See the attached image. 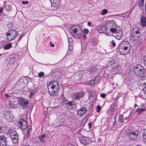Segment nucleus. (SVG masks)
<instances>
[{
	"mask_svg": "<svg viewBox=\"0 0 146 146\" xmlns=\"http://www.w3.org/2000/svg\"><path fill=\"white\" fill-rule=\"evenodd\" d=\"M97 108L98 109V110H100L101 109V107H100L99 105H98L97 107Z\"/></svg>",
	"mask_w": 146,
	"mask_h": 146,
	"instance_id": "nucleus-53",
	"label": "nucleus"
},
{
	"mask_svg": "<svg viewBox=\"0 0 146 146\" xmlns=\"http://www.w3.org/2000/svg\"><path fill=\"white\" fill-rule=\"evenodd\" d=\"M7 138L4 135L0 136V146H7Z\"/></svg>",
	"mask_w": 146,
	"mask_h": 146,
	"instance_id": "nucleus-17",
	"label": "nucleus"
},
{
	"mask_svg": "<svg viewBox=\"0 0 146 146\" xmlns=\"http://www.w3.org/2000/svg\"><path fill=\"white\" fill-rule=\"evenodd\" d=\"M101 78L100 76L97 75L95 76L94 78V80L95 81L98 82L101 79Z\"/></svg>",
	"mask_w": 146,
	"mask_h": 146,
	"instance_id": "nucleus-33",
	"label": "nucleus"
},
{
	"mask_svg": "<svg viewBox=\"0 0 146 146\" xmlns=\"http://www.w3.org/2000/svg\"><path fill=\"white\" fill-rule=\"evenodd\" d=\"M3 10V8L2 7L0 9V15H1L3 13L2 11Z\"/></svg>",
	"mask_w": 146,
	"mask_h": 146,
	"instance_id": "nucleus-45",
	"label": "nucleus"
},
{
	"mask_svg": "<svg viewBox=\"0 0 146 146\" xmlns=\"http://www.w3.org/2000/svg\"><path fill=\"white\" fill-rule=\"evenodd\" d=\"M88 117L87 115L84 116L83 117L82 121L84 122H86L88 120Z\"/></svg>",
	"mask_w": 146,
	"mask_h": 146,
	"instance_id": "nucleus-34",
	"label": "nucleus"
},
{
	"mask_svg": "<svg viewBox=\"0 0 146 146\" xmlns=\"http://www.w3.org/2000/svg\"><path fill=\"white\" fill-rule=\"evenodd\" d=\"M31 129H32L31 128H30L29 129V131L30 132L31 131Z\"/></svg>",
	"mask_w": 146,
	"mask_h": 146,
	"instance_id": "nucleus-62",
	"label": "nucleus"
},
{
	"mask_svg": "<svg viewBox=\"0 0 146 146\" xmlns=\"http://www.w3.org/2000/svg\"><path fill=\"white\" fill-rule=\"evenodd\" d=\"M142 135L143 138L146 139V129L144 130L143 133Z\"/></svg>",
	"mask_w": 146,
	"mask_h": 146,
	"instance_id": "nucleus-35",
	"label": "nucleus"
},
{
	"mask_svg": "<svg viewBox=\"0 0 146 146\" xmlns=\"http://www.w3.org/2000/svg\"><path fill=\"white\" fill-rule=\"evenodd\" d=\"M144 64L145 66H146V55L144 56L143 58Z\"/></svg>",
	"mask_w": 146,
	"mask_h": 146,
	"instance_id": "nucleus-40",
	"label": "nucleus"
},
{
	"mask_svg": "<svg viewBox=\"0 0 146 146\" xmlns=\"http://www.w3.org/2000/svg\"><path fill=\"white\" fill-rule=\"evenodd\" d=\"M66 107L69 110L75 108L76 106L75 102L74 101L68 102L66 104Z\"/></svg>",
	"mask_w": 146,
	"mask_h": 146,
	"instance_id": "nucleus-15",
	"label": "nucleus"
},
{
	"mask_svg": "<svg viewBox=\"0 0 146 146\" xmlns=\"http://www.w3.org/2000/svg\"><path fill=\"white\" fill-rule=\"evenodd\" d=\"M146 72L144 68H142L141 70L138 73V74L136 76L143 78L145 76Z\"/></svg>",
	"mask_w": 146,
	"mask_h": 146,
	"instance_id": "nucleus-23",
	"label": "nucleus"
},
{
	"mask_svg": "<svg viewBox=\"0 0 146 146\" xmlns=\"http://www.w3.org/2000/svg\"><path fill=\"white\" fill-rule=\"evenodd\" d=\"M106 96V94H100V96L101 97L104 98H105Z\"/></svg>",
	"mask_w": 146,
	"mask_h": 146,
	"instance_id": "nucleus-41",
	"label": "nucleus"
},
{
	"mask_svg": "<svg viewBox=\"0 0 146 146\" xmlns=\"http://www.w3.org/2000/svg\"><path fill=\"white\" fill-rule=\"evenodd\" d=\"M119 51L122 54H126L129 52V50L127 49V46H119Z\"/></svg>",
	"mask_w": 146,
	"mask_h": 146,
	"instance_id": "nucleus-16",
	"label": "nucleus"
},
{
	"mask_svg": "<svg viewBox=\"0 0 146 146\" xmlns=\"http://www.w3.org/2000/svg\"><path fill=\"white\" fill-rule=\"evenodd\" d=\"M142 68H143V67L140 65L139 64H136L133 67L134 72L136 75L138 74V72L141 70Z\"/></svg>",
	"mask_w": 146,
	"mask_h": 146,
	"instance_id": "nucleus-18",
	"label": "nucleus"
},
{
	"mask_svg": "<svg viewBox=\"0 0 146 146\" xmlns=\"http://www.w3.org/2000/svg\"><path fill=\"white\" fill-rule=\"evenodd\" d=\"M145 109L141 108L137 109L136 110L135 112L137 113L138 114H141L145 111Z\"/></svg>",
	"mask_w": 146,
	"mask_h": 146,
	"instance_id": "nucleus-26",
	"label": "nucleus"
},
{
	"mask_svg": "<svg viewBox=\"0 0 146 146\" xmlns=\"http://www.w3.org/2000/svg\"><path fill=\"white\" fill-rule=\"evenodd\" d=\"M38 90V88L37 87H35L33 89L31 90L29 96V98H31V96L34 95L37 92Z\"/></svg>",
	"mask_w": 146,
	"mask_h": 146,
	"instance_id": "nucleus-25",
	"label": "nucleus"
},
{
	"mask_svg": "<svg viewBox=\"0 0 146 146\" xmlns=\"http://www.w3.org/2000/svg\"><path fill=\"white\" fill-rule=\"evenodd\" d=\"M69 31L71 35L75 38H79L82 36V30L80 25H76L70 27Z\"/></svg>",
	"mask_w": 146,
	"mask_h": 146,
	"instance_id": "nucleus-2",
	"label": "nucleus"
},
{
	"mask_svg": "<svg viewBox=\"0 0 146 146\" xmlns=\"http://www.w3.org/2000/svg\"><path fill=\"white\" fill-rule=\"evenodd\" d=\"M139 6L143 7L144 5V3L139 2Z\"/></svg>",
	"mask_w": 146,
	"mask_h": 146,
	"instance_id": "nucleus-46",
	"label": "nucleus"
},
{
	"mask_svg": "<svg viewBox=\"0 0 146 146\" xmlns=\"http://www.w3.org/2000/svg\"><path fill=\"white\" fill-rule=\"evenodd\" d=\"M16 56L14 54L9 55L6 58V62L7 63L11 64L16 60Z\"/></svg>",
	"mask_w": 146,
	"mask_h": 146,
	"instance_id": "nucleus-12",
	"label": "nucleus"
},
{
	"mask_svg": "<svg viewBox=\"0 0 146 146\" xmlns=\"http://www.w3.org/2000/svg\"><path fill=\"white\" fill-rule=\"evenodd\" d=\"M18 32L13 29L9 31L6 34L7 40H11L14 39L17 36Z\"/></svg>",
	"mask_w": 146,
	"mask_h": 146,
	"instance_id": "nucleus-4",
	"label": "nucleus"
},
{
	"mask_svg": "<svg viewBox=\"0 0 146 146\" xmlns=\"http://www.w3.org/2000/svg\"><path fill=\"white\" fill-rule=\"evenodd\" d=\"M86 108L84 107L81 108L79 110L77 111V114L78 116L81 117L86 113Z\"/></svg>",
	"mask_w": 146,
	"mask_h": 146,
	"instance_id": "nucleus-19",
	"label": "nucleus"
},
{
	"mask_svg": "<svg viewBox=\"0 0 146 146\" xmlns=\"http://www.w3.org/2000/svg\"><path fill=\"white\" fill-rule=\"evenodd\" d=\"M19 123L20 124V126L21 129L22 130H25L27 127V123L25 119L23 118H21L19 119Z\"/></svg>",
	"mask_w": 146,
	"mask_h": 146,
	"instance_id": "nucleus-13",
	"label": "nucleus"
},
{
	"mask_svg": "<svg viewBox=\"0 0 146 146\" xmlns=\"http://www.w3.org/2000/svg\"><path fill=\"white\" fill-rule=\"evenodd\" d=\"M67 146H75V145L72 144H69Z\"/></svg>",
	"mask_w": 146,
	"mask_h": 146,
	"instance_id": "nucleus-54",
	"label": "nucleus"
},
{
	"mask_svg": "<svg viewBox=\"0 0 146 146\" xmlns=\"http://www.w3.org/2000/svg\"><path fill=\"white\" fill-rule=\"evenodd\" d=\"M108 28V33L109 31L111 33L112 31H115L116 29V24L115 21L113 20H111L110 21V22L106 24Z\"/></svg>",
	"mask_w": 146,
	"mask_h": 146,
	"instance_id": "nucleus-6",
	"label": "nucleus"
},
{
	"mask_svg": "<svg viewBox=\"0 0 146 146\" xmlns=\"http://www.w3.org/2000/svg\"><path fill=\"white\" fill-rule=\"evenodd\" d=\"M93 44L94 46H96L97 45H99L98 42L97 41L93 42Z\"/></svg>",
	"mask_w": 146,
	"mask_h": 146,
	"instance_id": "nucleus-38",
	"label": "nucleus"
},
{
	"mask_svg": "<svg viewBox=\"0 0 146 146\" xmlns=\"http://www.w3.org/2000/svg\"><path fill=\"white\" fill-rule=\"evenodd\" d=\"M118 121L121 122H123L124 121V119L122 115H119L118 119Z\"/></svg>",
	"mask_w": 146,
	"mask_h": 146,
	"instance_id": "nucleus-29",
	"label": "nucleus"
},
{
	"mask_svg": "<svg viewBox=\"0 0 146 146\" xmlns=\"http://www.w3.org/2000/svg\"><path fill=\"white\" fill-rule=\"evenodd\" d=\"M44 75V73L42 72H40L38 73V76L39 77L43 76Z\"/></svg>",
	"mask_w": 146,
	"mask_h": 146,
	"instance_id": "nucleus-37",
	"label": "nucleus"
},
{
	"mask_svg": "<svg viewBox=\"0 0 146 146\" xmlns=\"http://www.w3.org/2000/svg\"><path fill=\"white\" fill-rule=\"evenodd\" d=\"M18 102L20 106L24 108L27 107L29 104L28 100L23 98H19Z\"/></svg>",
	"mask_w": 146,
	"mask_h": 146,
	"instance_id": "nucleus-10",
	"label": "nucleus"
},
{
	"mask_svg": "<svg viewBox=\"0 0 146 146\" xmlns=\"http://www.w3.org/2000/svg\"><path fill=\"white\" fill-rule=\"evenodd\" d=\"M22 3L23 4L25 5V4H27L28 3V1H23Z\"/></svg>",
	"mask_w": 146,
	"mask_h": 146,
	"instance_id": "nucleus-43",
	"label": "nucleus"
},
{
	"mask_svg": "<svg viewBox=\"0 0 146 146\" xmlns=\"http://www.w3.org/2000/svg\"><path fill=\"white\" fill-rule=\"evenodd\" d=\"M118 95H118L116 97H115V100H117V99H118V98H119V97H120V96H118Z\"/></svg>",
	"mask_w": 146,
	"mask_h": 146,
	"instance_id": "nucleus-55",
	"label": "nucleus"
},
{
	"mask_svg": "<svg viewBox=\"0 0 146 146\" xmlns=\"http://www.w3.org/2000/svg\"><path fill=\"white\" fill-rule=\"evenodd\" d=\"M23 36H24L23 35H21L20 36L19 38H18V40H20L22 38V37Z\"/></svg>",
	"mask_w": 146,
	"mask_h": 146,
	"instance_id": "nucleus-48",
	"label": "nucleus"
},
{
	"mask_svg": "<svg viewBox=\"0 0 146 146\" xmlns=\"http://www.w3.org/2000/svg\"><path fill=\"white\" fill-rule=\"evenodd\" d=\"M116 123V122L115 121H114V122L113 123V126L114 125V124H115V123Z\"/></svg>",
	"mask_w": 146,
	"mask_h": 146,
	"instance_id": "nucleus-63",
	"label": "nucleus"
},
{
	"mask_svg": "<svg viewBox=\"0 0 146 146\" xmlns=\"http://www.w3.org/2000/svg\"><path fill=\"white\" fill-rule=\"evenodd\" d=\"M140 29L137 27L134 28L132 31L131 36L134 40L137 39L141 34Z\"/></svg>",
	"mask_w": 146,
	"mask_h": 146,
	"instance_id": "nucleus-8",
	"label": "nucleus"
},
{
	"mask_svg": "<svg viewBox=\"0 0 146 146\" xmlns=\"http://www.w3.org/2000/svg\"><path fill=\"white\" fill-rule=\"evenodd\" d=\"M5 46H12V44L11 43H8V44H6Z\"/></svg>",
	"mask_w": 146,
	"mask_h": 146,
	"instance_id": "nucleus-56",
	"label": "nucleus"
},
{
	"mask_svg": "<svg viewBox=\"0 0 146 146\" xmlns=\"http://www.w3.org/2000/svg\"><path fill=\"white\" fill-rule=\"evenodd\" d=\"M83 32L84 34V35H86L89 32V31L88 29H84L83 30Z\"/></svg>",
	"mask_w": 146,
	"mask_h": 146,
	"instance_id": "nucleus-36",
	"label": "nucleus"
},
{
	"mask_svg": "<svg viewBox=\"0 0 146 146\" xmlns=\"http://www.w3.org/2000/svg\"><path fill=\"white\" fill-rule=\"evenodd\" d=\"M126 45H130V44L127 41H123L120 43L119 46H125Z\"/></svg>",
	"mask_w": 146,
	"mask_h": 146,
	"instance_id": "nucleus-28",
	"label": "nucleus"
},
{
	"mask_svg": "<svg viewBox=\"0 0 146 146\" xmlns=\"http://www.w3.org/2000/svg\"><path fill=\"white\" fill-rule=\"evenodd\" d=\"M86 35H84V34L83 35V37L85 38H87V36H86Z\"/></svg>",
	"mask_w": 146,
	"mask_h": 146,
	"instance_id": "nucleus-58",
	"label": "nucleus"
},
{
	"mask_svg": "<svg viewBox=\"0 0 146 146\" xmlns=\"http://www.w3.org/2000/svg\"><path fill=\"white\" fill-rule=\"evenodd\" d=\"M50 46H54V44H52V42H50Z\"/></svg>",
	"mask_w": 146,
	"mask_h": 146,
	"instance_id": "nucleus-60",
	"label": "nucleus"
},
{
	"mask_svg": "<svg viewBox=\"0 0 146 146\" xmlns=\"http://www.w3.org/2000/svg\"><path fill=\"white\" fill-rule=\"evenodd\" d=\"M140 23L142 27H146V17L141 16L140 19Z\"/></svg>",
	"mask_w": 146,
	"mask_h": 146,
	"instance_id": "nucleus-21",
	"label": "nucleus"
},
{
	"mask_svg": "<svg viewBox=\"0 0 146 146\" xmlns=\"http://www.w3.org/2000/svg\"><path fill=\"white\" fill-rule=\"evenodd\" d=\"M5 96L6 98H7L9 97V94H5Z\"/></svg>",
	"mask_w": 146,
	"mask_h": 146,
	"instance_id": "nucleus-51",
	"label": "nucleus"
},
{
	"mask_svg": "<svg viewBox=\"0 0 146 146\" xmlns=\"http://www.w3.org/2000/svg\"><path fill=\"white\" fill-rule=\"evenodd\" d=\"M47 88L50 95L52 96L57 95L58 92L59 90V87L57 82L53 81L47 84Z\"/></svg>",
	"mask_w": 146,
	"mask_h": 146,
	"instance_id": "nucleus-1",
	"label": "nucleus"
},
{
	"mask_svg": "<svg viewBox=\"0 0 146 146\" xmlns=\"http://www.w3.org/2000/svg\"><path fill=\"white\" fill-rule=\"evenodd\" d=\"M8 134H10L11 139L13 142L14 143H17L18 142L19 139L18 135L15 131L10 129H9Z\"/></svg>",
	"mask_w": 146,
	"mask_h": 146,
	"instance_id": "nucleus-3",
	"label": "nucleus"
},
{
	"mask_svg": "<svg viewBox=\"0 0 146 146\" xmlns=\"http://www.w3.org/2000/svg\"><path fill=\"white\" fill-rule=\"evenodd\" d=\"M88 94L89 98L91 99L93 98H94L93 99H95V101H96L97 95L96 94L95 92H94L93 90H91L90 91H88Z\"/></svg>",
	"mask_w": 146,
	"mask_h": 146,
	"instance_id": "nucleus-20",
	"label": "nucleus"
},
{
	"mask_svg": "<svg viewBox=\"0 0 146 146\" xmlns=\"http://www.w3.org/2000/svg\"><path fill=\"white\" fill-rule=\"evenodd\" d=\"M139 133L137 130L133 131L128 133L130 139L133 141H135L137 139V137Z\"/></svg>",
	"mask_w": 146,
	"mask_h": 146,
	"instance_id": "nucleus-7",
	"label": "nucleus"
},
{
	"mask_svg": "<svg viewBox=\"0 0 146 146\" xmlns=\"http://www.w3.org/2000/svg\"><path fill=\"white\" fill-rule=\"evenodd\" d=\"M6 113H8V114H9V117H11L12 116V115L11 113V112L10 111H7L6 112Z\"/></svg>",
	"mask_w": 146,
	"mask_h": 146,
	"instance_id": "nucleus-44",
	"label": "nucleus"
},
{
	"mask_svg": "<svg viewBox=\"0 0 146 146\" xmlns=\"http://www.w3.org/2000/svg\"><path fill=\"white\" fill-rule=\"evenodd\" d=\"M136 146H141V145H136Z\"/></svg>",
	"mask_w": 146,
	"mask_h": 146,
	"instance_id": "nucleus-64",
	"label": "nucleus"
},
{
	"mask_svg": "<svg viewBox=\"0 0 146 146\" xmlns=\"http://www.w3.org/2000/svg\"><path fill=\"white\" fill-rule=\"evenodd\" d=\"M84 93L82 92H78L73 93L72 96V98L74 100H79L80 98H82Z\"/></svg>",
	"mask_w": 146,
	"mask_h": 146,
	"instance_id": "nucleus-11",
	"label": "nucleus"
},
{
	"mask_svg": "<svg viewBox=\"0 0 146 146\" xmlns=\"http://www.w3.org/2000/svg\"><path fill=\"white\" fill-rule=\"evenodd\" d=\"M47 137L45 133H43L42 135L38 137L39 140L42 143H44L46 141V137Z\"/></svg>",
	"mask_w": 146,
	"mask_h": 146,
	"instance_id": "nucleus-22",
	"label": "nucleus"
},
{
	"mask_svg": "<svg viewBox=\"0 0 146 146\" xmlns=\"http://www.w3.org/2000/svg\"><path fill=\"white\" fill-rule=\"evenodd\" d=\"M111 111H112V112H113L114 111V109L116 108L115 105L113 104H112L111 105Z\"/></svg>",
	"mask_w": 146,
	"mask_h": 146,
	"instance_id": "nucleus-31",
	"label": "nucleus"
},
{
	"mask_svg": "<svg viewBox=\"0 0 146 146\" xmlns=\"http://www.w3.org/2000/svg\"><path fill=\"white\" fill-rule=\"evenodd\" d=\"M81 143L85 146H87L91 143V139L86 137H81L79 139Z\"/></svg>",
	"mask_w": 146,
	"mask_h": 146,
	"instance_id": "nucleus-9",
	"label": "nucleus"
},
{
	"mask_svg": "<svg viewBox=\"0 0 146 146\" xmlns=\"http://www.w3.org/2000/svg\"><path fill=\"white\" fill-rule=\"evenodd\" d=\"M12 46H4L3 48L5 50H8L10 49Z\"/></svg>",
	"mask_w": 146,
	"mask_h": 146,
	"instance_id": "nucleus-39",
	"label": "nucleus"
},
{
	"mask_svg": "<svg viewBox=\"0 0 146 146\" xmlns=\"http://www.w3.org/2000/svg\"><path fill=\"white\" fill-rule=\"evenodd\" d=\"M110 35L114 36L117 39H120L123 36V31L122 30L116 29L115 31L111 33Z\"/></svg>",
	"mask_w": 146,
	"mask_h": 146,
	"instance_id": "nucleus-5",
	"label": "nucleus"
},
{
	"mask_svg": "<svg viewBox=\"0 0 146 146\" xmlns=\"http://www.w3.org/2000/svg\"><path fill=\"white\" fill-rule=\"evenodd\" d=\"M110 43L112 44V46H115V43L113 40H112L111 41Z\"/></svg>",
	"mask_w": 146,
	"mask_h": 146,
	"instance_id": "nucleus-42",
	"label": "nucleus"
},
{
	"mask_svg": "<svg viewBox=\"0 0 146 146\" xmlns=\"http://www.w3.org/2000/svg\"><path fill=\"white\" fill-rule=\"evenodd\" d=\"M108 13V11L106 9H103L102 10V13H101V15H105L106 14Z\"/></svg>",
	"mask_w": 146,
	"mask_h": 146,
	"instance_id": "nucleus-30",
	"label": "nucleus"
},
{
	"mask_svg": "<svg viewBox=\"0 0 146 146\" xmlns=\"http://www.w3.org/2000/svg\"><path fill=\"white\" fill-rule=\"evenodd\" d=\"M117 101H116L115 100L114 102V103H113V104H116L117 103Z\"/></svg>",
	"mask_w": 146,
	"mask_h": 146,
	"instance_id": "nucleus-61",
	"label": "nucleus"
},
{
	"mask_svg": "<svg viewBox=\"0 0 146 146\" xmlns=\"http://www.w3.org/2000/svg\"><path fill=\"white\" fill-rule=\"evenodd\" d=\"M91 24V23L90 22H88L87 23V25L89 26H90Z\"/></svg>",
	"mask_w": 146,
	"mask_h": 146,
	"instance_id": "nucleus-49",
	"label": "nucleus"
},
{
	"mask_svg": "<svg viewBox=\"0 0 146 146\" xmlns=\"http://www.w3.org/2000/svg\"><path fill=\"white\" fill-rule=\"evenodd\" d=\"M143 91L145 94H146V86L143 89Z\"/></svg>",
	"mask_w": 146,
	"mask_h": 146,
	"instance_id": "nucleus-47",
	"label": "nucleus"
},
{
	"mask_svg": "<svg viewBox=\"0 0 146 146\" xmlns=\"http://www.w3.org/2000/svg\"><path fill=\"white\" fill-rule=\"evenodd\" d=\"M144 0H140V2L141 3H144Z\"/></svg>",
	"mask_w": 146,
	"mask_h": 146,
	"instance_id": "nucleus-57",
	"label": "nucleus"
},
{
	"mask_svg": "<svg viewBox=\"0 0 146 146\" xmlns=\"http://www.w3.org/2000/svg\"><path fill=\"white\" fill-rule=\"evenodd\" d=\"M95 80H91L88 81V83L90 85H92L94 84Z\"/></svg>",
	"mask_w": 146,
	"mask_h": 146,
	"instance_id": "nucleus-32",
	"label": "nucleus"
},
{
	"mask_svg": "<svg viewBox=\"0 0 146 146\" xmlns=\"http://www.w3.org/2000/svg\"><path fill=\"white\" fill-rule=\"evenodd\" d=\"M50 1L51 2V3H54V2H56V1L57 0H50Z\"/></svg>",
	"mask_w": 146,
	"mask_h": 146,
	"instance_id": "nucleus-50",
	"label": "nucleus"
},
{
	"mask_svg": "<svg viewBox=\"0 0 146 146\" xmlns=\"http://www.w3.org/2000/svg\"><path fill=\"white\" fill-rule=\"evenodd\" d=\"M92 123H89L88 124V126L90 127Z\"/></svg>",
	"mask_w": 146,
	"mask_h": 146,
	"instance_id": "nucleus-59",
	"label": "nucleus"
},
{
	"mask_svg": "<svg viewBox=\"0 0 146 146\" xmlns=\"http://www.w3.org/2000/svg\"><path fill=\"white\" fill-rule=\"evenodd\" d=\"M68 43H69V45L68 46H71V45H72V42H70V40L68 39Z\"/></svg>",
	"mask_w": 146,
	"mask_h": 146,
	"instance_id": "nucleus-52",
	"label": "nucleus"
},
{
	"mask_svg": "<svg viewBox=\"0 0 146 146\" xmlns=\"http://www.w3.org/2000/svg\"><path fill=\"white\" fill-rule=\"evenodd\" d=\"M58 7L59 5L58 3H56V2L51 3V10H56Z\"/></svg>",
	"mask_w": 146,
	"mask_h": 146,
	"instance_id": "nucleus-24",
	"label": "nucleus"
},
{
	"mask_svg": "<svg viewBox=\"0 0 146 146\" xmlns=\"http://www.w3.org/2000/svg\"><path fill=\"white\" fill-rule=\"evenodd\" d=\"M108 28L106 25H104L100 29L98 30L99 33H105L107 35H110V33L109 31L108 33Z\"/></svg>",
	"mask_w": 146,
	"mask_h": 146,
	"instance_id": "nucleus-14",
	"label": "nucleus"
},
{
	"mask_svg": "<svg viewBox=\"0 0 146 146\" xmlns=\"http://www.w3.org/2000/svg\"><path fill=\"white\" fill-rule=\"evenodd\" d=\"M5 8L7 11L9 12L12 9V6L6 4L5 5Z\"/></svg>",
	"mask_w": 146,
	"mask_h": 146,
	"instance_id": "nucleus-27",
	"label": "nucleus"
}]
</instances>
